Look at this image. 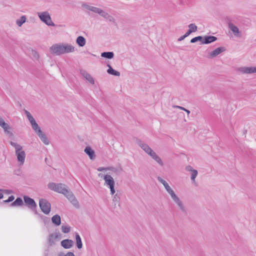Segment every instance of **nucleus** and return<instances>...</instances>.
<instances>
[{"mask_svg": "<svg viewBox=\"0 0 256 256\" xmlns=\"http://www.w3.org/2000/svg\"><path fill=\"white\" fill-rule=\"evenodd\" d=\"M157 179L159 182L162 183L166 192L170 195L174 201L178 204L180 209L184 212H186V210L182 202L180 201V198L176 194L172 188L170 186L168 183L163 180L161 177L158 176Z\"/></svg>", "mask_w": 256, "mask_h": 256, "instance_id": "f257e3e1", "label": "nucleus"}, {"mask_svg": "<svg viewBox=\"0 0 256 256\" xmlns=\"http://www.w3.org/2000/svg\"><path fill=\"white\" fill-rule=\"evenodd\" d=\"M137 144L146 153L154 159L160 166H164L163 162L160 157L147 144L140 140H137Z\"/></svg>", "mask_w": 256, "mask_h": 256, "instance_id": "f03ea898", "label": "nucleus"}, {"mask_svg": "<svg viewBox=\"0 0 256 256\" xmlns=\"http://www.w3.org/2000/svg\"><path fill=\"white\" fill-rule=\"evenodd\" d=\"M61 194L65 196L70 201L71 204L76 208H80L79 202L76 199L75 196L72 191H70L66 186L64 188Z\"/></svg>", "mask_w": 256, "mask_h": 256, "instance_id": "7ed1b4c3", "label": "nucleus"}, {"mask_svg": "<svg viewBox=\"0 0 256 256\" xmlns=\"http://www.w3.org/2000/svg\"><path fill=\"white\" fill-rule=\"evenodd\" d=\"M38 15L42 22L48 26H54V24L52 22L50 16L48 12H38Z\"/></svg>", "mask_w": 256, "mask_h": 256, "instance_id": "20e7f679", "label": "nucleus"}, {"mask_svg": "<svg viewBox=\"0 0 256 256\" xmlns=\"http://www.w3.org/2000/svg\"><path fill=\"white\" fill-rule=\"evenodd\" d=\"M39 205L42 211L46 214H48L51 210V204L46 200L41 198L39 200Z\"/></svg>", "mask_w": 256, "mask_h": 256, "instance_id": "39448f33", "label": "nucleus"}, {"mask_svg": "<svg viewBox=\"0 0 256 256\" xmlns=\"http://www.w3.org/2000/svg\"><path fill=\"white\" fill-rule=\"evenodd\" d=\"M62 234L60 232L50 234L48 238V244L49 246H52L55 244V241L62 238Z\"/></svg>", "mask_w": 256, "mask_h": 256, "instance_id": "423d86ee", "label": "nucleus"}, {"mask_svg": "<svg viewBox=\"0 0 256 256\" xmlns=\"http://www.w3.org/2000/svg\"><path fill=\"white\" fill-rule=\"evenodd\" d=\"M65 186V184L61 183L56 184L54 182H50L48 185L49 189L60 194Z\"/></svg>", "mask_w": 256, "mask_h": 256, "instance_id": "0eeeda50", "label": "nucleus"}, {"mask_svg": "<svg viewBox=\"0 0 256 256\" xmlns=\"http://www.w3.org/2000/svg\"><path fill=\"white\" fill-rule=\"evenodd\" d=\"M50 52L56 56L62 54V44H57L52 45L50 48Z\"/></svg>", "mask_w": 256, "mask_h": 256, "instance_id": "6e6552de", "label": "nucleus"}, {"mask_svg": "<svg viewBox=\"0 0 256 256\" xmlns=\"http://www.w3.org/2000/svg\"><path fill=\"white\" fill-rule=\"evenodd\" d=\"M24 200L26 204L33 210H35V214H37V212L36 210V204L34 200L27 196H24Z\"/></svg>", "mask_w": 256, "mask_h": 256, "instance_id": "1a4fd4ad", "label": "nucleus"}, {"mask_svg": "<svg viewBox=\"0 0 256 256\" xmlns=\"http://www.w3.org/2000/svg\"><path fill=\"white\" fill-rule=\"evenodd\" d=\"M226 49L224 47H218L210 52L208 56V58H214L220 53L226 51Z\"/></svg>", "mask_w": 256, "mask_h": 256, "instance_id": "9d476101", "label": "nucleus"}, {"mask_svg": "<svg viewBox=\"0 0 256 256\" xmlns=\"http://www.w3.org/2000/svg\"><path fill=\"white\" fill-rule=\"evenodd\" d=\"M60 245L65 249H70L74 245V242L70 239H65L61 241Z\"/></svg>", "mask_w": 256, "mask_h": 256, "instance_id": "9b49d317", "label": "nucleus"}, {"mask_svg": "<svg viewBox=\"0 0 256 256\" xmlns=\"http://www.w3.org/2000/svg\"><path fill=\"white\" fill-rule=\"evenodd\" d=\"M62 54L72 52L74 51V47L68 44H62Z\"/></svg>", "mask_w": 256, "mask_h": 256, "instance_id": "f8f14e48", "label": "nucleus"}, {"mask_svg": "<svg viewBox=\"0 0 256 256\" xmlns=\"http://www.w3.org/2000/svg\"><path fill=\"white\" fill-rule=\"evenodd\" d=\"M80 74L82 76L90 83L92 84H94V78L85 70H80Z\"/></svg>", "mask_w": 256, "mask_h": 256, "instance_id": "ddd939ff", "label": "nucleus"}, {"mask_svg": "<svg viewBox=\"0 0 256 256\" xmlns=\"http://www.w3.org/2000/svg\"><path fill=\"white\" fill-rule=\"evenodd\" d=\"M239 70L243 74H252L256 72V67H242L239 68Z\"/></svg>", "mask_w": 256, "mask_h": 256, "instance_id": "4468645a", "label": "nucleus"}, {"mask_svg": "<svg viewBox=\"0 0 256 256\" xmlns=\"http://www.w3.org/2000/svg\"><path fill=\"white\" fill-rule=\"evenodd\" d=\"M203 38L202 44H209L217 40V38L212 36H206Z\"/></svg>", "mask_w": 256, "mask_h": 256, "instance_id": "2eb2a0df", "label": "nucleus"}, {"mask_svg": "<svg viewBox=\"0 0 256 256\" xmlns=\"http://www.w3.org/2000/svg\"><path fill=\"white\" fill-rule=\"evenodd\" d=\"M0 126L4 128L6 133L10 134L11 136L12 134L9 130L10 129L9 125L6 123L2 118H0Z\"/></svg>", "mask_w": 256, "mask_h": 256, "instance_id": "dca6fc26", "label": "nucleus"}, {"mask_svg": "<svg viewBox=\"0 0 256 256\" xmlns=\"http://www.w3.org/2000/svg\"><path fill=\"white\" fill-rule=\"evenodd\" d=\"M228 28L232 32L235 36H240V32L238 28L232 23H228Z\"/></svg>", "mask_w": 256, "mask_h": 256, "instance_id": "f3484780", "label": "nucleus"}, {"mask_svg": "<svg viewBox=\"0 0 256 256\" xmlns=\"http://www.w3.org/2000/svg\"><path fill=\"white\" fill-rule=\"evenodd\" d=\"M17 156L18 162H20L21 164H23L26 158V154L24 150L16 154Z\"/></svg>", "mask_w": 256, "mask_h": 256, "instance_id": "a211bd4d", "label": "nucleus"}, {"mask_svg": "<svg viewBox=\"0 0 256 256\" xmlns=\"http://www.w3.org/2000/svg\"><path fill=\"white\" fill-rule=\"evenodd\" d=\"M104 179L105 181V184L108 186L114 184V181L113 178L109 174H106L103 176Z\"/></svg>", "mask_w": 256, "mask_h": 256, "instance_id": "6ab92c4d", "label": "nucleus"}, {"mask_svg": "<svg viewBox=\"0 0 256 256\" xmlns=\"http://www.w3.org/2000/svg\"><path fill=\"white\" fill-rule=\"evenodd\" d=\"M82 6L90 11H92L94 13H96V14H100V12L102 10L100 8L92 6H90L86 4H84L82 5Z\"/></svg>", "mask_w": 256, "mask_h": 256, "instance_id": "aec40b11", "label": "nucleus"}, {"mask_svg": "<svg viewBox=\"0 0 256 256\" xmlns=\"http://www.w3.org/2000/svg\"><path fill=\"white\" fill-rule=\"evenodd\" d=\"M84 152L89 156L91 160H93L96 156L94 150L89 146L85 148Z\"/></svg>", "mask_w": 256, "mask_h": 256, "instance_id": "412c9836", "label": "nucleus"}, {"mask_svg": "<svg viewBox=\"0 0 256 256\" xmlns=\"http://www.w3.org/2000/svg\"><path fill=\"white\" fill-rule=\"evenodd\" d=\"M37 135L45 144L48 145L49 144L50 142L48 140L46 135L42 131L37 134Z\"/></svg>", "mask_w": 256, "mask_h": 256, "instance_id": "4be33fe9", "label": "nucleus"}, {"mask_svg": "<svg viewBox=\"0 0 256 256\" xmlns=\"http://www.w3.org/2000/svg\"><path fill=\"white\" fill-rule=\"evenodd\" d=\"M107 66L108 68L107 70V72L108 74L118 76H120V72L113 69L112 68L110 64H108Z\"/></svg>", "mask_w": 256, "mask_h": 256, "instance_id": "5701e85b", "label": "nucleus"}, {"mask_svg": "<svg viewBox=\"0 0 256 256\" xmlns=\"http://www.w3.org/2000/svg\"><path fill=\"white\" fill-rule=\"evenodd\" d=\"M52 221L56 226H58L61 224L60 216L58 214H56L52 218Z\"/></svg>", "mask_w": 256, "mask_h": 256, "instance_id": "b1692460", "label": "nucleus"}, {"mask_svg": "<svg viewBox=\"0 0 256 256\" xmlns=\"http://www.w3.org/2000/svg\"><path fill=\"white\" fill-rule=\"evenodd\" d=\"M30 124L32 129L34 130L36 134H38V133L42 132V130L40 129V128L36 123V120L30 122Z\"/></svg>", "mask_w": 256, "mask_h": 256, "instance_id": "393cba45", "label": "nucleus"}, {"mask_svg": "<svg viewBox=\"0 0 256 256\" xmlns=\"http://www.w3.org/2000/svg\"><path fill=\"white\" fill-rule=\"evenodd\" d=\"M76 42L80 46H83L86 44V40L84 37L79 36L77 38Z\"/></svg>", "mask_w": 256, "mask_h": 256, "instance_id": "a878e982", "label": "nucleus"}, {"mask_svg": "<svg viewBox=\"0 0 256 256\" xmlns=\"http://www.w3.org/2000/svg\"><path fill=\"white\" fill-rule=\"evenodd\" d=\"M76 246L78 249H80L82 247V244L81 238L78 233H76Z\"/></svg>", "mask_w": 256, "mask_h": 256, "instance_id": "bb28decb", "label": "nucleus"}, {"mask_svg": "<svg viewBox=\"0 0 256 256\" xmlns=\"http://www.w3.org/2000/svg\"><path fill=\"white\" fill-rule=\"evenodd\" d=\"M23 204V201L20 198H18L10 204L11 206H21Z\"/></svg>", "mask_w": 256, "mask_h": 256, "instance_id": "cd10ccee", "label": "nucleus"}, {"mask_svg": "<svg viewBox=\"0 0 256 256\" xmlns=\"http://www.w3.org/2000/svg\"><path fill=\"white\" fill-rule=\"evenodd\" d=\"M101 56L103 58L112 59L114 56V54L112 52H104L101 54Z\"/></svg>", "mask_w": 256, "mask_h": 256, "instance_id": "c85d7f7f", "label": "nucleus"}, {"mask_svg": "<svg viewBox=\"0 0 256 256\" xmlns=\"http://www.w3.org/2000/svg\"><path fill=\"white\" fill-rule=\"evenodd\" d=\"M26 20L25 16H22L20 18L16 20V24L18 26H21L24 24Z\"/></svg>", "mask_w": 256, "mask_h": 256, "instance_id": "c756f323", "label": "nucleus"}, {"mask_svg": "<svg viewBox=\"0 0 256 256\" xmlns=\"http://www.w3.org/2000/svg\"><path fill=\"white\" fill-rule=\"evenodd\" d=\"M10 144L16 149V154L22 151V148L21 146L13 142H10Z\"/></svg>", "mask_w": 256, "mask_h": 256, "instance_id": "7c9ffc66", "label": "nucleus"}, {"mask_svg": "<svg viewBox=\"0 0 256 256\" xmlns=\"http://www.w3.org/2000/svg\"><path fill=\"white\" fill-rule=\"evenodd\" d=\"M204 39L203 36H198L196 37H194L191 39L190 42L191 43H194L198 41H200L201 42V44H202V40Z\"/></svg>", "mask_w": 256, "mask_h": 256, "instance_id": "2f4dec72", "label": "nucleus"}, {"mask_svg": "<svg viewBox=\"0 0 256 256\" xmlns=\"http://www.w3.org/2000/svg\"><path fill=\"white\" fill-rule=\"evenodd\" d=\"M24 112L30 122H32L35 120L34 118H33V116H32V114L29 112H28L26 110H24Z\"/></svg>", "mask_w": 256, "mask_h": 256, "instance_id": "473e14b6", "label": "nucleus"}, {"mask_svg": "<svg viewBox=\"0 0 256 256\" xmlns=\"http://www.w3.org/2000/svg\"><path fill=\"white\" fill-rule=\"evenodd\" d=\"M24 112L30 122H32L35 120L34 118H33V116H32V114L29 112H28L26 110H24Z\"/></svg>", "mask_w": 256, "mask_h": 256, "instance_id": "72a5a7b5", "label": "nucleus"}, {"mask_svg": "<svg viewBox=\"0 0 256 256\" xmlns=\"http://www.w3.org/2000/svg\"><path fill=\"white\" fill-rule=\"evenodd\" d=\"M24 112L30 122H32L35 120L34 118H33V116H32V114L29 112H28L26 110H24Z\"/></svg>", "mask_w": 256, "mask_h": 256, "instance_id": "f704fd0d", "label": "nucleus"}, {"mask_svg": "<svg viewBox=\"0 0 256 256\" xmlns=\"http://www.w3.org/2000/svg\"><path fill=\"white\" fill-rule=\"evenodd\" d=\"M24 112L30 122H32L35 120L34 118H33V116H32V114L29 112H28L26 110H24Z\"/></svg>", "mask_w": 256, "mask_h": 256, "instance_id": "c9c22d12", "label": "nucleus"}, {"mask_svg": "<svg viewBox=\"0 0 256 256\" xmlns=\"http://www.w3.org/2000/svg\"><path fill=\"white\" fill-rule=\"evenodd\" d=\"M189 30L192 31V32H195L198 30L197 26L194 24H190L188 26Z\"/></svg>", "mask_w": 256, "mask_h": 256, "instance_id": "e433bc0d", "label": "nucleus"}, {"mask_svg": "<svg viewBox=\"0 0 256 256\" xmlns=\"http://www.w3.org/2000/svg\"><path fill=\"white\" fill-rule=\"evenodd\" d=\"M62 230L63 232L67 234L68 233L70 230V227L68 226H62Z\"/></svg>", "mask_w": 256, "mask_h": 256, "instance_id": "4c0bfd02", "label": "nucleus"}, {"mask_svg": "<svg viewBox=\"0 0 256 256\" xmlns=\"http://www.w3.org/2000/svg\"><path fill=\"white\" fill-rule=\"evenodd\" d=\"M192 172V174H191V180L192 181H194L195 178H196V176L198 175V171H197V170H192V172Z\"/></svg>", "mask_w": 256, "mask_h": 256, "instance_id": "58836bf2", "label": "nucleus"}, {"mask_svg": "<svg viewBox=\"0 0 256 256\" xmlns=\"http://www.w3.org/2000/svg\"><path fill=\"white\" fill-rule=\"evenodd\" d=\"M99 14L106 19L107 18L108 16L109 15V14L108 12L104 11L102 10H101Z\"/></svg>", "mask_w": 256, "mask_h": 256, "instance_id": "ea45409f", "label": "nucleus"}, {"mask_svg": "<svg viewBox=\"0 0 256 256\" xmlns=\"http://www.w3.org/2000/svg\"><path fill=\"white\" fill-rule=\"evenodd\" d=\"M108 187L110 188V194L112 195L114 194L116 192L115 190H114V184H112L110 186H108Z\"/></svg>", "mask_w": 256, "mask_h": 256, "instance_id": "a19ab883", "label": "nucleus"}, {"mask_svg": "<svg viewBox=\"0 0 256 256\" xmlns=\"http://www.w3.org/2000/svg\"><path fill=\"white\" fill-rule=\"evenodd\" d=\"M14 199V196L12 195L10 196L8 200H4L5 203H8L13 201Z\"/></svg>", "mask_w": 256, "mask_h": 256, "instance_id": "79ce46f5", "label": "nucleus"}, {"mask_svg": "<svg viewBox=\"0 0 256 256\" xmlns=\"http://www.w3.org/2000/svg\"><path fill=\"white\" fill-rule=\"evenodd\" d=\"M106 19H108L110 22H112L113 23L116 22V20H115L114 18L110 14L108 16Z\"/></svg>", "mask_w": 256, "mask_h": 256, "instance_id": "37998d69", "label": "nucleus"}, {"mask_svg": "<svg viewBox=\"0 0 256 256\" xmlns=\"http://www.w3.org/2000/svg\"><path fill=\"white\" fill-rule=\"evenodd\" d=\"M185 170H186V171H187V172H192V170H194V168H192V166H190V165L187 166L186 167Z\"/></svg>", "mask_w": 256, "mask_h": 256, "instance_id": "c03bdc74", "label": "nucleus"}, {"mask_svg": "<svg viewBox=\"0 0 256 256\" xmlns=\"http://www.w3.org/2000/svg\"><path fill=\"white\" fill-rule=\"evenodd\" d=\"M118 200L119 198L118 196V194H116L113 198V202H115V204H116V202H118Z\"/></svg>", "mask_w": 256, "mask_h": 256, "instance_id": "a18cd8bd", "label": "nucleus"}, {"mask_svg": "<svg viewBox=\"0 0 256 256\" xmlns=\"http://www.w3.org/2000/svg\"><path fill=\"white\" fill-rule=\"evenodd\" d=\"M97 170L99 172H101L102 170H108V167H99L98 168Z\"/></svg>", "mask_w": 256, "mask_h": 256, "instance_id": "49530a36", "label": "nucleus"}, {"mask_svg": "<svg viewBox=\"0 0 256 256\" xmlns=\"http://www.w3.org/2000/svg\"><path fill=\"white\" fill-rule=\"evenodd\" d=\"M108 170H112L114 172H117L118 171L117 168L114 167H108Z\"/></svg>", "mask_w": 256, "mask_h": 256, "instance_id": "de8ad7c7", "label": "nucleus"}, {"mask_svg": "<svg viewBox=\"0 0 256 256\" xmlns=\"http://www.w3.org/2000/svg\"><path fill=\"white\" fill-rule=\"evenodd\" d=\"M64 256H75V255L73 252H68L64 255Z\"/></svg>", "mask_w": 256, "mask_h": 256, "instance_id": "09e8293b", "label": "nucleus"}, {"mask_svg": "<svg viewBox=\"0 0 256 256\" xmlns=\"http://www.w3.org/2000/svg\"><path fill=\"white\" fill-rule=\"evenodd\" d=\"M186 38V37L184 34L178 38V41H182V40H184Z\"/></svg>", "mask_w": 256, "mask_h": 256, "instance_id": "8fccbe9b", "label": "nucleus"}, {"mask_svg": "<svg viewBox=\"0 0 256 256\" xmlns=\"http://www.w3.org/2000/svg\"><path fill=\"white\" fill-rule=\"evenodd\" d=\"M192 32L191 30H189L186 32L184 34L185 36L186 37L188 36Z\"/></svg>", "mask_w": 256, "mask_h": 256, "instance_id": "3c124183", "label": "nucleus"}, {"mask_svg": "<svg viewBox=\"0 0 256 256\" xmlns=\"http://www.w3.org/2000/svg\"><path fill=\"white\" fill-rule=\"evenodd\" d=\"M174 108H179V109L182 110H184V107H182V106H174Z\"/></svg>", "mask_w": 256, "mask_h": 256, "instance_id": "603ef678", "label": "nucleus"}, {"mask_svg": "<svg viewBox=\"0 0 256 256\" xmlns=\"http://www.w3.org/2000/svg\"><path fill=\"white\" fill-rule=\"evenodd\" d=\"M183 110L185 111L188 115L190 114V111L185 108H184V110Z\"/></svg>", "mask_w": 256, "mask_h": 256, "instance_id": "864d4df0", "label": "nucleus"}, {"mask_svg": "<svg viewBox=\"0 0 256 256\" xmlns=\"http://www.w3.org/2000/svg\"><path fill=\"white\" fill-rule=\"evenodd\" d=\"M64 255L63 252H60L58 254V256H64Z\"/></svg>", "mask_w": 256, "mask_h": 256, "instance_id": "5fc2aeb1", "label": "nucleus"}, {"mask_svg": "<svg viewBox=\"0 0 256 256\" xmlns=\"http://www.w3.org/2000/svg\"><path fill=\"white\" fill-rule=\"evenodd\" d=\"M178 48L180 50H185V49L183 47H178Z\"/></svg>", "mask_w": 256, "mask_h": 256, "instance_id": "6e6d98bb", "label": "nucleus"}, {"mask_svg": "<svg viewBox=\"0 0 256 256\" xmlns=\"http://www.w3.org/2000/svg\"><path fill=\"white\" fill-rule=\"evenodd\" d=\"M3 194L2 193H0V199H2L3 198Z\"/></svg>", "mask_w": 256, "mask_h": 256, "instance_id": "4d7b16f0", "label": "nucleus"}, {"mask_svg": "<svg viewBox=\"0 0 256 256\" xmlns=\"http://www.w3.org/2000/svg\"><path fill=\"white\" fill-rule=\"evenodd\" d=\"M100 175H101V174H98V176H100Z\"/></svg>", "mask_w": 256, "mask_h": 256, "instance_id": "13d9d810", "label": "nucleus"}]
</instances>
